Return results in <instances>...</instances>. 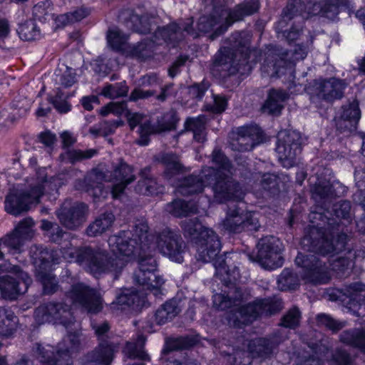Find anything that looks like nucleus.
<instances>
[{"instance_id":"obj_1","label":"nucleus","mask_w":365,"mask_h":365,"mask_svg":"<svg viewBox=\"0 0 365 365\" xmlns=\"http://www.w3.org/2000/svg\"><path fill=\"white\" fill-rule=\"evenodd\" d=\"M148 225L144 218L135 222L132 231H121L108 238V242L112 252L120 256L112 257L106 250L91 247H76L68 242L59 250H43L34 257L36 275L41 282L43 292L51 294L58 289L55 276L48 272L51 264L60 263L62 259L76 262L83 269L95 277L110 274L117 279L127 262L138 255V269L134 272L135 282L143 289L150 291L155 296L160 294L164 283L163 278L156 275V261L151 255H143L148 249L157 248L160 253L171 260L181 262L185 250L184 242L178 233L164 229L155 235L148 234Z\"/></svg>"},{"instance_id":"obj_2","label":"nucleus","mask_w":365,"mask_h":365,"mask_svg":"<svg viewBox=\"0 0 365 365\" xmlns=\"http://www.w3.org/2000/svg\"><path fill=\"white\" fill-rule=\"evenodd\" d=\"M212 162L215 167H204L199 176H188L176 185L177 192L183 195L198 193L205 187L212 185L214 198L217 202L241 200L244 192L230 176L232 167L227 158L220 150H215Z\"/></svg>"},{"instance_id":"obj_3","label":"nucleus","mask_w":365,"mask_h":365,"mask_svg":"<svg viewBox=\"0 0 365 365\" xmlns=\"http://www.w3.org/2000/svg\"><path fill=\"white\" fill-rule=\"evenodd\" d=\"M112 168L113 171L106 173L99 168L93 169L83 180L76 181V190L87 192L96 200L103 195V182H115L111 194L113 198H117L123 192L126 186L135 180V176L133 168L122 160L113 164Z\"/></svg>"},{"instance_id":"obj_4","label":"nucleus","mask_w":365,"mask_h":365,"mask_svg":"<svg viewBox=\"0 0 365 365\" xmlns=\"http://www.w3.org/2000/svg\"><path fill=\"white\" fill-rule=\"evenodd\" d=\"M64 175H58L48 180L46 169L39 168L36 173L35 178L30 183V190L27 192L17 189L10 190L5 199L6 211L13 215H18L28 210L29 205L38 202L45 192H57L64 183Z\"/></svg>"},{"instance_id":"obj_5","label":"nucleus","mask_w":365,"mask_h":365,"mask_svg":"<svg viewBox=\"0 0 365 365\" xmlns=\"http://www.w3.org/2000/svg\"><path fill=\"white\" fill-rule=\"evenodd\" d=\"M184 235L194 240L197 261L207 263L218 255L221 244L217 234L203 226L197 218L185 220L182 222Z\"/></svg>"},{"instance_id":"obj_6","label":"nucleus","mask_w":365,"mask_h":365,"mask_svg":"<svg viewBox=\"0 0 365 365\" xmlns=\"http://www.w3.org/2000/svg\"><path fill=\"white\" fill-rule=\"evenodd\" d=\"M246 34L242 32L234 34L231 41L236 49L234 51L232 48H224L223 50H220L215 57L214 66L221 67L229 74H244L247 71H250V66L247 61L250 53L249 39L243 40Z\"/></svg>"},{"instance_id":"obj_7","label":"nucleus","mask_w":365,"mask_h":365,"mask_svg":"<svg viewBox=\"0 0 365 365\" xmlns=\"http://www.w3.org/2000/svg\"><path fill=\"white\" fill-rule=\"evenodd\" d=\"M323 9L319 3L311 0H289L287 7L283 11L282 19L277 23L276 29L278 34H282L288 42L297 40L302 31L301 26L292 25L289 30L284 29L288 21L294 18L300 19H308L322 11Z\"/></svg>"},{"instance_id":"obj_8","label":"nucleus","mask_w":365,"mask_h":365,"mask_svg":"<svg viewBox=\"0 0 365 365\" xmlns=\"http://www.w3.org/2000/svg\"><path fill=\"white\" fill-rule=\"evenodd\" d=\"M81 344L80 334L74 332L68 334L58 343L55 354L54 348L49 344H37L35 353L41 365H70L71 354L77 351Z\"/></svg>"},{"instance_id":"obj_9","label":"nucleus","mask_w":365,"mask_h":365,"mask_svg":"<svg viewBox=\"0 0 365 365\" xmlns=\"http://www.w3.org/2000/svg\"><path fill=\"white\" fill-rule=\"evenodd\" d=\"M346 240L347 236L345 234L337 235L334 238L332 235L312 225L307 230L301 241V245L304 250L324 255L342 251L345 248Z\"/></svg>"},{"instance_id":"obj_10","label":"nucleus","mask_w":365,"mask_h":365,"mask_svg":"<svg viewBox=\"0 0 365 365\" xmlns=\"http://www.w3.org/2000/svg\"><path fill=\"white\" fill-rule=\"evenodd\" d=\"M282 309V302L279 299H257L253 303L241 307L235 314L234 317L229 319V322L235 327L241 324H248L262 314H272Z\"/></svg>"},{"instance_id":"obj_11","label":"nucleus","mask_w":365,"mask_h":365,"mask_svg":"<svg viewBox=\"0 0 365 365\" xmlns=\"http://www.w3.org/2000/svg\"><path fill=\"white\" fill-rule=\"evenodd\" d=\"M222 227L234 233L257 231L260 227L255 212L244 210L237 206L229 207L222 222Z\"/></svg>"},{"instance_id":"obj_12","label":"nucleus","mask_w":365,"mask_h":365,"mask_svg":"<svg viewBox=\"0 0 365 365\" xmlns=\"http://www.w3.org/2000/svg\"><path fill=\"white\" fill-rule=\"evenodd\" d=\"M307 49L301 45H297L293 51L286 52L282 56L268 55L262 66V73L271 77H279L284 70L292 68L295 61L302 60L307 56Z\"/></svg>"},{"instance_id":"obj_13","label":"nucleus","mask_w":365,"mask_h":365,"mask_svg":"<svg viewBox=\"0 0 365 365\" xmlns=\"http://www.w3.org/2000/svg\"><path fill=\"white\" fill-rule=\"evenodd\" d=\"M66 297L73 304L82 307L91 313H97L103 307L99 292L82 282L73 284L67 292Z\"/></svg>"},{"instance_id":"obj_14","label":"nucleus","mask_w":365,"mask_h":365,"mask_svg":"<svg viewBox=\"0 0 365 365\" xmlns=\"http://www.w3.org/2000/svg\"><path fill=\"white\" fill-rule=\"evenodd\" d=\"M276 150L278 158L285 168L292 167L295 159L301 152V137L296 131H280Z\"/></svg>"},{"instance_id":"obj_15","label":"nucleus","mask_w":365,"mask_h":365,"mask_svg":"<svg viewBox=\"0 0 365 365\" xmlns=\"http://www.w3.org/2000/svg\"><path fill=\"white\" fill-rule=\"evenodd\" d=\"M296 264L302 268V277L308 282L325 284L330 279L328 267L314 255L299 253L295 259Z\"/></svg>"},{"instance_id":"obj_16","label":"nucleus","mask_w":365,"mask_h":365,"mask_svg":"<svg viewBox=\"0 0 365 365\" xmlns=\"http://www.w3.org/2000/svg\"><path fill=\"white\" fill-rule=\"evenodd\" d=\"M37 323L53 322L67 327L74 322V317L68 305L62 303H48L39 306L35 311Z\"/></svg>"},{"instance_id":"obj_17","label":"nucleus","mask_w":365,"mask_h":365,"mask_svg":"<svg viewBox=\"0 0 365 365\" xmlns=\"http://www.w3.org/2000/svg\"><path fill=\"white\" fill-rule=\"evenodd\" d=\"M280 244L279 240L272 236L262 238L259 241L257 261L262 267L274 269L282 266Z\"/></svg>"},{"instance_id":"obj_18","label":"nucleus","mask_w":365,"mask_h":365,"mask_svg":"<svg viewBox=\"0 0 365 365\" xmlns=\"http://www.w3.org/2000/svg\"><path fill=\"white\" fill-rule=\"evenodd\" d=\"M16 277L11 275L0 277V290L2 297L7 299H15L19 294L25 293L31 283V277L27 273L22 272L19 267L11 268Z\"/></svg>"},{"instance_id":"obj_19","label":"nucleus","mask_w":365,"mask_h":365,"mask_svg":"<svg viewBox=\"0 0 365 365\" xmlns=\"http://www.w3.org/2000/svg\"><path fill=\"white\" fill-rule=\"evenodd\" d=\"M60 222L66 228L75 230L80 227L87 218L88 207L82 202H65L56 212Z\"/></svg>"},{"instance_id":"obj_20","label":"nucleus","mask_w":365,"mask_h":365,"mask_svg":"<svg viewBox=\"0 0 365 365\" xmlns=\"http://www.w3.org/2000/svg\"><path fill=\"white\" fill-rule=\"evenodd\" d=\"M127 117L129 125L133 130L138 125H140V138L138 143L141 145H146L148 143V136L151 134L160 133L165 130H170L173 128L172 123H160L157 125H151L147 118L140 113H131L127 112Z\"/></svg>"},{"instance_id":"obj_21","label":"nucleus","mask_w":365,"mask_h":365,"mask_svg":"<svg viewBox=\"0 0 365 365\" xmlns=\"http://www.w3.org/2000/svg\"><path fill=\"white\" fill-rule=\"evenodd\" d=\"M262 137V131L256 125L242 126L237 130V138L231 143L233 150H251Z\"/></svg>"},{"instance_id":"obj_22","label":"nucleus","mask_w":365,"mask_h":365,"mask_svg":"<svg viewBox=\"0 0 365 365\" xmlns=\"http://www.w3.org/2000/svg\"><path fill=\"white\" fill-rule=\"evenodd\" d=\"M343 294L348 299L349 308L357 316L365 315V285L354 283L343 289Z\"/></svg>"},{"instance_id":"obj_23","label":"nucleus","mask_w":365,"mask_h":365,"mask_svg":"<svg viewBox=\"0 0 365 365\" xmlns=\"http://www.w3.org/2000/svg\"><path fill=\"white\" fill-rule=\"evenodd\" d=\"M314 86L319 97L327 101H333L342 96L346 83L343 80L331 78L317 81Z\"/></svg>"},{"instance_id":"obj_24","label":"nucleus","mask_w":365,"mask_h":365,"mask_svg":"<svg viewBox=\"0 0 365 365\" xmlns=\"http://www.w3.org/2000/svg\"><path fill=\"white\" fill-rule=\"evenodd\" d=\"M115 351V346L107 342H101L93 351L88 353L82 359L83 365H110Z\"/></svg>"},{"instance_id":"obj_25","label":"nucleus","mask_w":365,"mask_h":365,"mask_svg":"<svg viewBox=\"0 0 365 365\" xmlns=\"http://www.w3.org/2000/svg\"><path fill=\"white\" fill-rule=\"evenodd\" d=\"M193 23L192 19H187L181 26L175 23L170 24L166 27L158 29L155 32V36H160L165 42L173 43L180 41L183 38V32L192 35L194 37L198 34H195L191 26Z\"/></svg>"},{"instance_id":"obj_26","label":"nucleus","mask_w":365,"mask_h":365,"mask_svg":"<svg viewBox=\"0 0 365 365\" xmlns=\"http://www.w3.org/2000/svg\"><path fill=\"white\" fill-rule=\"evenodd\" d=\"M259 9L258 0H245V1L237 5L232 10L222 9V16L225 18L227 29L235 21H240L244 16L252 15Z\"/></svg>"},{"instance_id":"obj_27","label":"nucleus","mask_w":365,"mask_h":365,"mask_svg":"<svg viewBox=\"0 0 365 365\" xmlns=\"http://www.w3.org/2000/svg\"><path fill=\"white\" fill-rule=\"evenodd\" d=\"M277 344L275 338L272 339L259 338L250 340L247 344V349L252 357L266 358L272 354Z\"/></svg>"},{"instance_id":"obj_28","label":"nucleus","mask_w":365,"mask_h":365,"mask_svg":"<svg viewBox=\"0 0 365 365\" xmlns=\"http://www.w3.org/2000/svg\"><path fill=\"white\" fill-rule=\"evenodd\" d=\"M288 98V94L282 90H271L263 106V110L272 115H279L283 108V103Z\"/></svg>"},{"instance_id":"obj_29","label":"nucleus","mask_w":365,"mask_h":365,"mask_svg":"<svg viewBox=\"0 0 365 365\" xmlns=\"http://www.w3.org/2000/svg\"><path fill=\"white\" fill-rule=\"evenodd\" d=\"M340 116L341 120L346 123L344 125L346 128L349 130L355 128L356 125L361 118L359 103L354 100L348 104L343 106Z\"/></svg>"},{"instance_id":"obj_30","label":"nucleus","mask_w":365,"mask_h":365,"mask_svg":"<svg viewBox=\"0 0 365 365\" xmlns=\"http://www.w3.org/2000/svg\"><path fill=\"white\" fill-rule=\"evenodd\" d=\"M220 23L222 24L211 35V38L214 39L215 37L227 30L225 29L227 24L225 23V18L222 16V11L220 12V17L217 20L212 16H201L197 22V29L200 32L207 33L210 31L215 26Z\"/></svg>"},{"instance_id":"obj_31","label":"nucleus","mask_w":365,"mask_h":365,"mask_svg":"<svg viewBox=\"0 0 365 365\" xmlns=\"http://www.w3.org/2000/svg\"><path fill=\"white\" fill-rule=\"evenodd\" d=\"M340 341L365 353V330L364 329H354L343 331L340 335Z\"/></svg>"},{"instance_id":"obj_32","label":"nucleus","mask_w":365,"mask_h":365,"mask_svg":"<svg viewBox=\"0 0 365 365\" xmlns=\"http://www.w3.org/2000/svg\"><path fill=\"white\" fill-rule=\"evenodd\" d=\"M114 219V215L110 212L100 215L88 225L86 229V234L89 237H96L102 235L111 227Z\"/></svg>"},{"instance_id":"obj_33","label":"nucleus","mask_w":365,"mask_h":365,"mask_svg":"<svg viewBox=\"0 0 365 365\" xmlns=\"http://www.w3.org/2000/svg\"><path fill=\"white\" fill-rule=\"evenodd\" d=\"M143 302V297L135 291L126 289L116 297L115 301L110 304L112 309H125L126 307L132 304L139 306Z\"/></svg>"},{"instance_id":"obj_34","label":"nucleus","mask_w":365,"mask_h":365,"mask_svg":"<svg viewBox=\"0 0 365 365\" xmlns=\"http://www.w3.org/2000/svg\"><path fill=\"white\" fill-rule=\"evenodd\" d=\"M180 312L178 303L170 300L163 304L155 314V319L158 324H164L171 321Z\"/></svg>"},{"instance_id":"obj_35","label":"nucleus","mask_w":365,"mask_h":365,"mask_svg":"<svg viewBox=\"0 0 365 365\" xmlns=\"http://www.w3.org/2000/svg\"><path fill=\"white\" fill-rule=\"evenodd\" d=\"M166 211L178 217H185L190 214L197 213L196 205L182 200H175L166 205Z\"/></svg>"},{"instance_id":"obj_36","label":"nucleus","mask_w":365,"mask_h":365,"mask_svg":"<svg viewBox=\"0 0 365 365\" xmlns=\"http://www.w3.org/2000/svg\"><path fill=\"white\" fill-rule=\"evenodd\" d=\"M26 238L13 232L11 234L0 239V247L6 248L10 254L15 255L21 254Z\"/></svg>"},{"instance_id":"obj_37","label":"nucleus","mask_w":365,"mask_h":365,"mask_svg":"<svg viewBox=\"0 0 365 365\" xmlns=\"http://www.w3.org/2000/svg\"><path fill=\"white\" fill-rule=\"evenodd\" d=\"M16 317L12 311L0 307V335H11L16 329Z\"/></svg>"},{"instance_id":"obj_38","label":"nucleus","mask_w":365,"mask_h":365,"mask_svg":"<svg viewBox=\"0 0 365 365\" xmlns=\"http://www.w3.org/2000/svg\"><path fill=\"white\" fill-rule=\"evenodd\" d=\"M145 343V338L143 335H138L136 342H128L123 349L124 354L129 358H138L142 360L148 361V355L143 349Z\"/></svg>"},{"instance_id":"obj_39","label":"nucleus","mask_w":365,"mask_h":365,"mask_svg":"<svg viewBox=\"0 0 365 365\" xmlns=\"http://www.w3.org/2000/svg\"><path fill=\"white\" fill-rule=\"evenodd\" d=\"M127 40L128 36L118 29L109 30L108 32L107 42L113 50L127 52V49L130 47Z\"/></svg>"},{"instance_id":"obj_40","label":"nucleus","mask_w":365,"mask_h":365,"mask_svg":"<svg viewBox=\"0 0 365 365\" xmlns=\"http://www.w3.org/2000/svg\"><path fill=\"white\" fill-rule=\"evenodd\" d=\"M146 170L147 169L142 172L143 178L138 182L135 187L136 191L145 195H153L163 192V187L158 185L155 179L144 177V173Z\"/></svg>"},{"instance_id":"obj_41","label":"nucleus","mask_w":365,"mask_h":365,"mask_svg":"<svg viewBox=\"0 0 365 365\" xmlns=\"http://www.w3.org/2000/svg\"><path fill=\"white\" fill-rule=\"evenodd\" d=\"M205 118L203 116L188 118L185 122V128L193 133V138L195 140L202 142L205 140Z\"/></svg>"},{"instance_id":"obj_42","label":"nucleus","mask_w":365,"mask_h":365,"mask_svg":"<svg viewBox=\"0 0 365 365\" xmlns=\"http://www.w3.org/2000/svg\"><path fill=\"white\" fill-rule=\"evenodd\" d=\"M17 32L19 37L24 41H33L38 39L41 32L36 23L33 21H27L19 25Z\"/></svg>"},{"instance_id":"obj_43","label":"nucleus","mask_w":365,"mask_h":365,"mask_svg":"<svg viewBox=\"0 0 365 365\" xmlns=\"http://www.w3.org/2000/svg\"><path fill=\"white\" fill-rule=\"evenodd\" d=\"M333 185L327 180H319L316 182L311 189L313 198L318 201L325 200L326 198L331 197L336 194L331 191Z\"/></svg>"},{"instance_id":"obj_44","label":"nucleus","mask_w":365,"mask_h":365,"mask_svg":"<svg viewBox=\"0 0 365 365\" xmlns=\"http://www.w3.org/2000/svg\"><path fill=\"white\" fill-rule=\"evenodd\" d=\"M162 162L165 165V175L171 178L174 175L180 173L182 170V166L179 163L177 155L167 153L163 155Z\"/></svg>"},{"instance_id":"obj_45","label":"nucleus","mask_w":365,"mask_h":365,"mask_svg":"<svg viewBox=\"0 0 365 365\" xmlns=\"http://www.w3.org/2000/svg\"><path fill=\"white\" fill-rule=\"evenodd\" d=\"M89 14L88 10L84 8H80L73 12L61 14L58 16L55 21L57 24L65 26L68 24H72L76 21H79L86 17Z\"/></svg>"},{"instance_id":"obj_46","label":"nucleus","mask_w":365,"mask_h":365,"mask_svg":"<svg viewBox=\"0 0 365 365\" xmlns=\"http://www.w3.org/2000/svg\"><path fill=\"white\" fill-rule=\"evenodd\" d=\"M278 287L282 290L294 289L298 286V279L289 269H284L277 279Z\"/></svg>"},{"instance_id":"obj_47","label":"nucleus","mask_w":365,"mask_h":365,"mask_svg":"<svg viewBox=\"0 0 365 365\" xmlns=\"http://www.w3.org/2000/svg\"><path fill=\"white\" fill-rule=\"evenodd\" d=\"M55 76L56 83L65 88L71 86L76 82L75 73L71 68L66 67L64 71L59 69L56 71Z\"/></svg>"},{"instance_id":"obj_48","label":"nucleus","mask_w":365,"mask_h":365,"mask_svg":"<svg viewBox=\"0 0 365 365\" xmlns=\"http://www.w3.org/2000/svg\"><path fill=\"white\" fill-rule=\"evenodd\" d=\"M128 91V89L125 83H120L105 86L101 91V94L110 98H115L126 96Z\"/></svg>"},{"instance_id":"obj_49","label":"nucleus","mask_w":365,"mask_h":365,"mask_svg":"<svg viewBox=\"0 0 365 365\" xmlns=\"http://www.w3.org/2000/svg\"><path fill=\"white\" fill-rule=\"evenodd\" d=\"M34 225V222L31 218H25L18 224L14 232L26 239L30 238L32 236Z\"/></svg>"},{"instance_id":"obj_50","label":"nucleus","mask_w":365,"mask_h":365,"mask_svg":"<svg viewBox=\"0 0 365 365\" xmlns=\"http://www.w3.org/2000/svg\"><path fill=\"white\" fill-rule=\"evenodd\" d=\"M300 312L297 308L291 309L282 318V325L288 328H295L299 325Z\"/></svg>"},{"instance_id":"obj_51","label":"nucleus","mask_w":365,"mask_h":365,"mask_svg":"<svg viewBox=\"0 0 365 365\" xmlns=\"http://www.w3.org/2000/svg\"><path fill=\"white\" fill-rule=\"evenodd\" d=\"M127 112L129 111L127 110V105L125 102H116L110 103L102 108L100 113L102 115H106L110 113L118 115L125 113L127 115Z\"/></svg>"},{"instance_id":"obj_52","label":"nucleus","mask_w":365,"mask_h":365,"mask_svg":"<svg viewBox=\"0 0 365 365\" xmlns=\"http://www.w3.org/2000/svg\"><path fill=\"white\" fill-rule=\"evenodd\" d=\"M317 322L319 324L324 325L334 331H338L345 326L344 322H337L324 314L317 316Z\"/></svg>"},{"instance_id":"obj_53","label":"nucleus","mask_w":365,"mask_h":365,"mask_svg":"<svg viewBox=\"0 0 365 365\" xmlns=\"http://www.w3.org/2000/svg\"><path fill=\"white\" fill-rule=\"evenodd\" d=\"M350 210L351 204L346 200L339 201L333 206V212L338 218L349 219L350 217Z\"/></svg>"},{"instance_id":"obj_54","label":"nucleus","mask_w":365,"mask_h":365,"mask_svg":"<svg viewBox=\"0 0 365 365\" xmlns=\"http://www.w3.org/2000/svg\"><path fill=\"white\" fill-rule=\"evenodd\" d=\"M212 298L214 307L220 310L230 308L235 303L230 297L222 293L215 294Z\"/></svg>"},{"instance_id":"obj_55","label":"nucleus","mask_w":365,"mask_h":365,"mask_svg":"<svg viewBox=\"0 0 365 365\" xmlns=\"http://www.w3.org/2000/svg\"><path fill=\"white\" fill-rule=\"evenodd\" d=\"M96 153L97 151L95 149H88L86 150H73L68 152V156L72 161H76L91 158L96 155Z\"/></svg>"},{"instance_id":"obj_56","label":"nucleus","mask_w":365,"mask_h":365,"mask_svg":"<svg viewBox=\"0 0 365 365\" xmlns=\"http://www.w3.org/2000/svg\"><path fill=\"white\" fill-rule=\"evenodd\" d=\"M332 266L333 269L336 272L344 274L346 271L351 269L354 266V262L349 258L341 257L334 261Z\"/></svg>"},{"instance_id":"obj_57","label":"nucleus","mask_w":365,"mask_h":365,"mask_svg":"<svg viewBox=\"0 0 365 365\" xmlns=\"http://www.w3.org/2000/svg\"><path fill=\"white\" fill-rule=\"evenodd\" d=\"M132 21H138L140 23L139 26L136 25L134 27V30L137 32L145 34L152 30V21L147 16H142L139 18L137 16H134L132 17Z\"/></svg>"},{"instance_id":"obj_58","label":"nucleus","mask_w":365,"mask_h":365,"mask_svg":"<svg viewBox=\"0 0 365 365\" xmlns=\"http://www.w3.org/2000/svg\"><path fill=\"white\" fill-rule=\"evenodd\" d=\"M63 98L64 96L63 94L57 93L52 101L55 108L61 113H66L71 109V106L66 101L63 99Z\"/></svg>"},{"instance_id":"obj_59","label":"nucleus","mask_w":365,"mask_h":365,"mask_svg":"<svg viewBox=\"0 0 365 365\" xmlns=\"http://www.w3.org/2000/svg\"><path fill=\"white\" fill-rule=\"evenodd\" d=\"M332 360L339 365H349L351 362L350 355L342 349L336 350L332 355Z\"/></svg>"},{"instance_id":"obj_60","label":"nucleus","mask_w":365,"mask_h":365,"mask_svg":"<svg viewBox=\"0 0 365 365\" xmlns=\"http://www.w3.org/2000/svg\"><path fill=\"white\" fill-rule=\"evenodd\" d=\"M227 106V100L222 96H215L214 97V104L207 108L208 110L215 113L223 112Z\"/></svg>"},{"instance_id":"obj_61","label":"nucleus","mask_w":365,"mask_h":365,"mask_svg":"<svg viewBox=\"0 0 365 365\" xmlns=\"http://www.w3.org/2000/svg\"><path fill=\"white\" fill-rule=\"evenodd\" d=\"M208 88L209 84L207 83L202 82L201 84H196L191 86L189 88V92L194 98L201 99Z\"/></svg>"},{"instance_id":"obj_62","label":"nucleus","mask_w":365,"mask_h":365,"mask_svg":"<svg viewBox=\"0 0 365 365\" xmlns=\"http://www.w3.org/2000/svg\"><path fill=\"white\" fill-rule=\"evenodd\" d=\"M277 178L275 175L265 173L261 178V185L264 190H269L276 185Z\"/></svg>"},{"instance_id":"obj_63","label":"nucleus","mask_w":365,"mask_h":365,"mask_svg":"<svg viewBox=\"0 0 365 365\" xmlns=\"http://www.w3.org/2000/svg\"><path fill=\"white\" fill-rule=\"evenodd\" d=\"M187 60V58L185 56L179 57L169 68V76L172 78L175 77L179 73L180 67L183 66Z\"/></svg>"},{"instance_id":"obj_64","label":"nucleus","mask_w":365,"mask_h":365,"mask_svg":"<svg viewBox=\"0 0 365 365\" xmlns=\"http://www.w3.org/2000/svg\"><path fill=\"white\" fill-rule=\"evenodd\" d=\"M154 94L153 92L150 91H145L141 88H135L133 90L130 94V99L132 101H137L138 99H144L147 98L150 96H152Z\"/></svg>"}]
</instances>
